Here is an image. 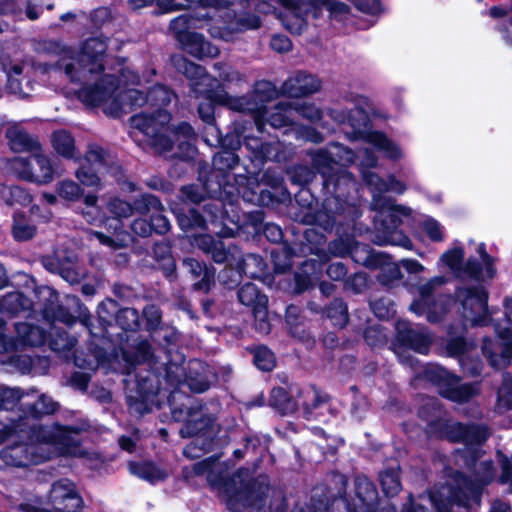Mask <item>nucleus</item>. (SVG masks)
I'll return each mask as SVG.
<instances>
[{
	"mask_svg": "<svg viewBox=\"0 0 512 512\" xmlns=\"http://www.w3.org/2000/svg\"><path fill=\"white\" fill-rule=\"evenodd\" d=\"M106 49L104 39L90 38L76 54L64 55L58 61V68L64 71L70 81L83 83L77 92L82 103L90 107H101L105 114L118 117L147 101L162 106L171 102L173 93L162 85L155 86L148 96L140 90L128 88L129 84H140V78L128 67L120 70L119 84H115L114 75L103 73L102 62Z\"/></svg>",
	"mask_w": 512,
	"mask_h": 512,
	"instance_id": "nucleus-1",
	"label": "nucleus"
},
{
	"mask_svg": "<svg viewBox=\"0 0 512 512\" xmlns=\"http://www.w3.org/2000/svg\"><path fill=\"white\" fill-rule=\"evenodd\" d=\"M314 167L322 174L326 187L333 185L335 191H340L342 185L355 187L352 175L343 169V166L357 163L361 169L363 181L372 193L371 207L377 211L375 228L377 235L374 242L378 245H396L411 250V240L398 230L402 219L410 217L412 210L409 207L396 204L394 199L384 193L392 192L403 194L407 187L394 175L382 179L376 173L367 171L377 165L376 155L368 148H360L357 153L339 143L329 145L326 150L313 153Z\"/></svg>",
	"mask_w": 512,
	"mask_h": 512,
	"instance_id": "nucleus-2",
	"label": "nucleus"
},
{
	"mask_svg": "<svg viewBox=\"0 0 512 512\" xmlns=\"http://www.w3.org/2000/svg\"><path fill=\"white\" fill-rule=\"evenodd\" d=\"M455 296L457 311L462 318L461 332L468 327H482L493 322L498 340L483 338L482 354L493 369L509 367L512 360V296L504 302V320L493 318L494 312L488 308V292L482 285L458 287Z\"/></svg>",
	"mask_w": 512,
	"mask_h": 512,
	"instance_id": "nucleus-3",
	"label": "nucleus"
},
{
	"mask_svg": "<svg viewBox=\"0 0 512 512\" xmlns=\"http://www.w3.org/2000/svg\"><path fill=\"white\" fill-rule=\"evenodd\" d=\"M20 435H26L27 442L9 445L0 451L1 460L8 466L27 467L58 455H81L72 433L55 424L31 425Z\"/></svg>",
	"mask_w": 512,
	"mask_h": 512,
	"instance_id": "nucleus-4",
	"label": "nucleus"
},
{
	"mask_svg": "<svg viewBox=\"0 0 512 512\" xmlns=\"http://www.w3.org/2000/svg\"><path fill=\"white\" fill-rule=\"evenodd\" d=\"M172 61L177 71L191 81L195 97L203 98L198 105V113L200 118L211 126V130L217 132L213 126L216 104L226 105L231 110L239 112H257L259 110L257 103H252L247 97L233 98L229 96L219 81L207 75L200 65L190 62L182 56H175Z\"/></svg>",
	"mask_w": 512,
	"mask_h": 512,
	"instance_id": "nucleus-5",
	"label": "nucleus"
},
{
	"mask_svg": "<svg viewBox=\"0 0 512 512\" xmlns=\"http://www.w3.org/2000/svg\"><path fill=\"white\" fill-rule=\"evenodd\" d=\"M201 7L193 14L180 15L170 22L169 28L180 43L195 28L208 26V32L213 38L230 41L234 34L260 26L259 18L254 15L238 17L229 7L219 11L213 9L214 13L211 15L203 11L205 7Z\"/></svg>",
	"mask_w": 512,
	"mask_h": 512,
	"instance_id": "nucleus-6",
	"label": "nucleus"
},
{
	"mask_svg": "<svg viewBox=\"0 0 512 512\" xmlns=\"http://www.w3.org/2000/svg\"><path fill=\"white\" fill-rule=\"evenodd\" d=\"M496 477V468L492 461L481 460L475 463L471 478L461 473H455L445 485L431 491L429 500L434 502L439 512L453 505L472 507L479 505L482 491Z\"/></svg>",
	"mask_w": 512,
	"mask_h": 512,
	"instance_id": "nucleus-7",
	"label": "nucleus"
},
{
	"mask_svg": "<svg viewBox=\"0 0 512 512\" xmlns=\"http://www.w3.org/2000/svg\"><path fill=\"white\" fill-rule=\"evenodd\" d=\"M170 114L162 109H158L154 114L140 113L130 119L132 135L135 132L143 134L150 146L156 152L163 153L170 151L174 141L179 145L189 143L194 137L193 128L188 123H181L175 128L168 126Z\"/></svg>",
	"mask_w": 512,
	"mask_h": 512,
	"instance_id": "nucleus-8",
	"label": "nucleus"
},
{
	"mask_svg": "<svg viewBox=\"0 0 512 512\" xmlns=\"http://www.w3.org/2000/svg\"><path fill=\"white\" fill-rule=\"evenodd\" d=\"M107 209L114 215L113 218H107L104 221L109 235L98 231H92L90 235L97 238L102 245L119 249L126 247L131 241V236L123 230L121 220L131 217L135 212L143 215L150 213L151 210L159 211L161 203L154 195L145 194L135 200L133 205L119 198H113L108 202Z\"/></svg>",
	"mask_w": 512,
	"mask_h": 512,
	"instance_id": "nucleus-9",
	"label": "nucleus"
},
{
	"mask_svg": "<svg viewBox=\"0 0 512 512\" xmlns=\"http://www.w3.org/2000/svg\"><path fill=\"white\" fill-rule=\"evenodd\" d=\"M356 104L359 107L351 111L340 107L330 109L329 115L336 123L348 124L354 130L352 139L362 138L366 143L383 152L385 157L390 160L397 161L403 158L404 154L400 146L384 133L378 131L363 133L361 131L367 120L365 108L369 107V100L366 97L359 96Z\"/></svg>",
	"mask_w": 512,
	"mask_h": 512,
	"instance_id": "nucleus-10",
	"label": "nucleus"
},
{
	"mask_svg": "<svg viewBox=\"0 0 512 512\" xmlns=\"http://www.w3.org/2000/svg\"><path fill=\"white\" fill-rule=\"evenodd\" d=\"M248 478V470L241 469L221 485L220 489L226 496L229 509L238 512L252 508L258 512H266L264 508L269 491L266 477H259L252 483L247 481Z\"/></svg>",
	"mask_w": 512,
	"mask_h": 512,
	"instance_id": "nucleus-11",
	"label": "nucleus"
},
{
	"mask_svg": "<svg viewBox=\"0 0 512 512\" xmlns=\"http://www.w3.org/2000/svg\"><path fill=\"white\" fill-rule=\"evenodd\" d=\"M277 96L275 86L268 81L257 82L253 93L247 97L252 103H257L259 110L250 112L253 115L257 129L262 132L264 125L268 123L273 128H284L295 124L294 104L290 102H280L274 107L267 109L266 103Z\"/></svg>",
	"mask_w": 512,
	"mask_h": 512,
	"instance_id": "nucleus-12",
	"label": "nucleus"
},
{
	"mask_svg": "<svg viewBox=\"0 0 512 512\" xmlns=\"http://www.w3.org/2000/svg\"><path fill=\"white\" fill-rule=\"evenodd\" d=\"M195 245L205 253L210 254L215 262L228 263L229 267H226L221 273V277L227 285L229 284L225 280L226 275L231 273L233 276L232 282L236 284L240 280L242 272L246 273L245 266L249 263H261L259 257L251 254L243 258L236 247H227L223 241L216 240L210 235H201L195 238Z\"/></svg>",
	"mask_w": 512,
	"mask_h": 512,
	"instance_id": "nucleus-13",
	"label": "nucleus"
},
{
	"mask_svg": "<svg viewBox=\"0 0 512 512\" xmlns=\"http://www.w3.org/2000/svg\"><path fill=\"white\" fill-rule=\"evenodd\" d=\"M478 259L469 258L463 265L464 251L461 248H453L442 254L440 261L445 264L456 276L468 277L476 280L491 279L496 270L494 259L486 253L485 245H477Z\"/></svg>",
	"mask_w": 512,
	"mask_h": 512,
	"instance_id": "nucleus-14",
	"label": "nucleus"
},
{
	"mask_svg": "<svg viewBox=\"0 0 512 512\" xmlns=\"http://www.w3.org/2000/svg\"><path fill=\"white\" fill-rule=\"evenodd\" d=\"M4 169L20 180L36 184H48L54 178L50 159L39 151L28 157L16 156L5 160Z\"/></svg>",
	"mask_w": 512,
	"mask_h": 512,
	"instance_id": "nucleus-15",
	"label": "nucleus"
},
{
	"mask_svg": "<svg viewBox=\"0 0 512 512\" xmlns=\"http://www.w3.org/2000/svg\"><path fill=\"white\" fill-rule=\"evenodd\" d=\"M427 375L438 385L439 393L453 402L466 403L480 393V382L460 384V378L443 367H430Z\"/></svg>",
	"mask_w": 512,
	"mask_h": 512,
	"instance_id": "nucleus-16",
	"label": "nucleus"
},
{
	"mask_svg": "<svg viewBox=\"0 0 512 512\" xmlns=\"http://www.w3.org/2000/svg\"><path fill=\"white\" fill-rule=\"evenodd\" d=\"M443 276H437L430 279L427 283L419 287L420 298L415 300L410 309L417 315H426L429 322H438L443 315L448 311L447 305L451 302L450 297L442 296L433 303L430 302V297L433 289L445 283Z\"/></svg>",
	"mask_w": 512,
	"mask_h": 512,
	"instance_id": "nucleus-17",
	"label": "nucleus"
},
{
	"mask_svg": "<svg viewBox=\"0 0 512 512\" xmlns=\"http://www.w3.org/2000/svg\"><path fill=\"white\" fill-rule=\"evenodd\" d=\"M238 299L243 305L252 308L255 328L263 334H268L271 330V325L267 311V296L260 293L255 284L246 283L239 289Z\"/></svg>",
	"mask_w": 512,
	"mask_h": 512,
	"instance_id": "nucleus-18",
	"label": "nucleus"
},
{
	"mask_svg": "<svg viewBox=\"0 0 512 512\" xmlns=\"http://www.w3.org/2000/svg\"><path fill=\"white\" fill-rule=\"evenodd\" d=\"M44 267L52 273L59 274L67 282L78 283L85 276V271L78 264V257L73 252L57 251L54 256L44 257Z\"/></svg>",
	"mask_w": 512,
	"mask_h": 512,
	"instance_id": "nucleus-19",
	"label": "nucleus"
},
{
	"mask_svg": "<svg viewBox=\"0 0 512 512\" xmlns=\"http://www.w3.org/2000/svg\"><path fill=\"white\" fill-rule=\"evenodd\" d=\"M355 499L347 505L348 512H375L378 493L373 483L366 476L355 479Z\"/></svg>",
	"mask_w": 512,
	"mask_h": 512,
	"instance_id": "nucleus-20",
	"label": "nucleus"
},
{
	"mask_svg": "<svg viewBox=\"0 0 512 512\" xmlns=\"http://www.w3.org/2000/svg\"><path fill=\"white\" fill-rule=\"evenodd\" d=\"M397 338L404 347L421 354L428 353L432 342L427 329L412 328L406 322H399L397 324Z\"/></svg>",
	"mask_w": 512,
	"mask_h": 512,
	"instance_id": "nucleus-21",
	"label": "nucleus"
},
{
	"mask_svg": "<svg viewBox=\"0 0 512 512\" xmlns=\"http://www.w3.org/2000/svg\"><path fill=\"white\" fill-rule=\"evenodd\" d=\"M303 415L306 419L326 421V412H331L329 398L314 389H305L299 391Z\"/></svg>",
	"mask_w": 512,
	"mask_h": 512,
	"instance_id": "nucleus-22",
	"label": "nucleus"
},
{
	"mask_svg": "<svg viewBox=\"0 0 512 512\" xmlns=\"http://www.w3.org/2000/svg\"><path fill=\"white\" fill-rule=\"evenodd\" d=\"M320 80L309 73L298 71L290 76L281 87V92L288 97H301L319 91Z\"/></svg>",
	"mask_w": 512,
	"mask_h": 512,
	"instance_id": "nucleus-23",
	"label": "nucleus"
},
{
	"mask_svg": "<svg viewBox=\"0 0 512 512\" xmlns=\"http://www.w3.org/2000/svg\"><path fill=\"white\" fill-rule=\"evenodd\" d=\"M446 348L448 356L459 359L462 369L471 376H478L483 370V363L480 359H471L469 356L472 346L462 338L451 339Z\"/></svg>",
	"mask_w": 512,
	"mask_h": 512,
	"instance_id": "nucleus-24",
	"label": "nucleus"
},
{
	"mask_svg": "<svg viewBox=\"0 0 512 512\" xmlns=\"http://www.w3.org/2000/svg\"><path fill=\"white\" fill-rule=\"evenodd\" d=\"M446 436L454 442L466 444H480L488 437V430L484 426H466L458 422H451L446 425Z\"/></svg>",
	"mask_w": 512,
	"mask_h": 512,
	"instance_id": "nucleus-25",
	"label": "nucleus"
},
{
	"mask_svg": "<svg viewBox=\"0 0 512 512\" xmlns=\"http://www.w3.org/2000/svg\"><path fill=\"white\" fill-rule=\"evenodd\" d=\"M21 394L23 397L18 402V406L19 408L28 407V411L24 412L25 416H19L23 419V423H26L27 429L29 426L33 425L32 423H29L30 418H38L44 415H49L54 413L57 409V403L47 395L43 394L39 396L36 401L30 402L27 400L29 394H24L23 392H21Z\"/></svg>",
	"mask_w": 512,
	"mask_h": 512,
	"instance_id": "nucleus-26",
	"label": "nucleus"
},
{
	"mask_svg": "<svg viewBox=\"0 0 512 512\" xmlns=\"http://www.w3.org/2000/svg\"><path fill=\"white\" fill-rule=\"evenodd\" d=\"M181 45L185 51L196 58H214L220 53L217 46L208 42L202 34L194 31L182 38Z\"/></svg>",
	"mask_w": 512,
	"mask_h": 512,
	"instance_id": "nucleus-27",
	"label": "nucleus"
},
{
	"mask_svg": "<svg viewBox=\"0 0 512 512\" xmlns=\"http://www.w3.org/2000/svg\"><path fill=\"white\" fill-rule=\"evenodd\" d=\"M245 145L251 149L256 156L277 162L285 161L291 155V151L281 152L282 144L280 142L262 143L257 138H247Z\"/></svg>",
	"mask_w": 512,
	"mask_h": 512,
	"instance_id": "nucleus-28",
	"label": "nucleus"
},
{
	"mask_svg": "<svg viewBox=\"0 0 512 512\" xmlns=\"http://www.w3.org/2000/svg\"><path fill=\"white\" fill-rule=\"evenodd\" d=\"M235 0H156L158 7L163 12H173L189 8L194 3L203 7H211L219 11L230 7Z\"/></svg>",
	"mask_w": 512,
	"mask_h": 512,
	"instance_id": "nucleus-29",
	"label": "nucleus"
},
{
	"mask_svg": "<svg viewBox=\"0 0 512 512\" xmlns=\"http://www.w3.org/2000/svg\"><path fill=\"white\" fill-rule=\"evenodd\" d=\"M16 351L27 347L39 346L44 343L45 333L38 326L28 323H19L16 325Z\"/></svg>",
	"mask_w": 512,
	"mask_h": 512,
	"instance_id": "nucleus-30",
	"label": "nucleus"
},
{
	"mask_svg": "<svg viewBox=\"0 0 512 512\" xmlns=\"http://www.w3.org/2000/svg\"><path fill=\"white\" fill-rule=\"evenodd\" d=\"M340 242H333L330 245V251L338 256H344L346 254H350L351 257L358 263L363 265H371L373 263V258L380 257V255L374 254L366 245L355 244L344 245L340 247Z\"/></svg>",
	"mask_w": 512,
	"mask_h": 512,
	"instance_id": "nucleus-31",
	"label": "nucleus"
},
{
	"mask_svg": "<svg viewBox=\"0 0 512 512\" xmlns=\"http://www.w3.org/2000/svg\"><path fill=\"white\" fill-rule=\"evenodd\" d=\"M183 266L195 278H201L194 284V288L199 291L207 292L214 281V270L209 269L205 264L193 259L187 258L183 261Z\"/></svg>",
	"mask_w": 512,
	"mask_h": 512,
	"instance_id": "nucleus-32",
	"label": "nucleus"
},
{
	"mask_svg": "<svg viewBox=\"0 0 512 512\" xmlns=\"http://www.w3.org/2000/svg\"><path fill=\"white\" fill-rule=\"evenodd\" d=\"M3 68L8 77V88L11 93L20 97H28L29 92L22 87L21 81L18 77L27 73L29 65L26 63H4Z\"/></svg>",
	"mask_w": 512,
	"mask_h": 512,
	"instance_id": "nucleus-33",
	"label": "nucleus"
},
{
	"mask_svg": "<svg viewBox=\"0 0 512 512\" xmlns=\"http://www.w3.org/2000/svg\"><path fill=\"white\" fill-rule=\"evenodd\" d=\"M31 306L32 302L18 291L0 297V313L3 314L15 315Z\"/></svg>",
	"mask_w": 512,
	"mask_h": 512,
	"instance_id": "nucleus-34",
	"label": "nucleus"
},
{
	"mask_svg": "<svg viewBox=\"0 0 512 512\" xmlns=\"http://www.w3.org/2000/svg\"><path fill=\"white\" fill-rule=\"evenodd\" d=\"M6 137L13 151H39L38 143L33 141L29 135L17 126H11L6 131Z\"/></svg>",
	"mask_w": 512,
	"mask_h": 512,
	"instance_id": "nucleus-35",
	"label": "nucleus"
},
{
	"mask_svg": "<svg viewBox=\"0 0 512 512\" xmlns=\"http://www.w3.org/2000/svg\"><path fill=\"white\" fill-rule=\"evenodd\" d=\"M270 404L281 414H291L301 405L299 393L297 399H293L283 388H274L271 392Z\"/></svg>",
	"mask_w": 512,
	"mask_h": 512,
	"instance_id": "nucleus-36",
	"label": "nucleus"
},
{
	"mask_svg": "<svg viewBox=\"0 0 512 512\" xmlns=\"http://www.w3.org/2000/svg\"><path fill=\"white\" fill-rule=\"evenodd\" d=\"M12 236L18 242L31 240L37 232L36 226L23 213L13 215Z\"/></svg>",
	"mask_w": 512,
	"mask_h": 512,
	"instance_id": "nucleus-37",
	"label": "nucleus"
},
{
	"mask_svg": "<svg viewBox=\"0 0 512 512\" xmlns=\"http://www.w3.org/2000/svg\"><path fill=\"white\" fill-rule=\"evenodd\" d=\"M0 200L8 206L16 204L27 206L32 202V196L28 191L20 186H6L4 184H0Z\"/></svg>",
	"mask_w": 512,
	"mask_h": 512,
	"instance_id": "nucleus-38",
	"label": "nucleus"
},
{
	"mask_svg": "<svg viewBox=\"0 0 512 512\" xmlns=\"http://www.w3.org/2000/svg\"><path fill=\"white\" fill-rule=\"evenodd\" d=\"M51 143L54 150L61 156L72 159L76 155L75 141L72 135L66 130H57L51 136Z\"/></svg>",
	"mask_w": 512,
	"mask_h": 512,
	"instance_id": "nucleus-39",
	"label": "nucleus"
},
{
	"mask_svg": "<svg viewBox=\"0 0 512 512\" xmlns=\"http://www.w3.org/2000/svg\"><path fill=\"white\" fill-rule=\"evenodd\" d=\"M22 397L20 389L0 387V421H3L6 416L16 414L14 409L18 407Z\"/></svg>",
	"mask_w": 512,
	"mask_h": 512,
	"instance_id": "nucleus-40",
	"label": "nucleus"
},
{
	"mask_svg": "<svg viewBox=\"0 0 512 512\" xmlns=\"http://www.w3.org/2000/svg\"><path fill=\"white\" fill-rule=\"evenodd\" d=\"M495 407L498 412L512 410V374L510 372L502 373L501 384L497 389Z\"/></svg>",
	"mask_w": 512,
	"mask_h": 512,
	"instance_id": "nucleus-41",
	"label": "nucleus"
},
{
	"mask_svg": "<svg viewBox=\"0 0 512 512\" xmlns=\"http://www.w3.org/2000/svg\"><path fill=\"white\" fill-rule=\"evenodd\" d=\"M489 15L494 19H500L497 29L503 34V39L512 45V37L510 36L507 25L512 27V0L509 9L501 6H494L489 10Z\"/></svg>",
	"mask_w": 512,
	"mask_h": 512,
	"instance_id": "nucleus-42",
	"label": "nucleus"
},
{
	"mask_svg": "<svg viewBox=\"0 0 512 512\" xmlns=\"http://www.w3.org/2000/svg\"><path fill=\"white\" fill-rule=\"evenodd\" d=\"M98 197L94 194H88L84 197V207L81 210L83 218L92 225H99L102 223V210L97 205Z\"/></svg>",
	"mask_w": 512,
	"mask_h": 512,
	"instance_id": "nucleus-43",
	"label": "nucleus"
},
{
	"mask_svg": "<svg viewBox=\"0 0 512 512\" xmlns=\"http://www.w3.org/2000/svg\"><path fill=\"white\" fill-rule=\"evenodd\" d=\"M56 191L60 198L69 202H76L83 195V189L76 182L70 179L58 182Z\"/></svg>",
	"mask_w": 512,
	"mask_h": 512,
	"instance_id": "nucleus-44",
	"label": "nucleus"
},
{
	"mask_svg": "<svg viewBox=\"0 0 512 512\" xmlns=\"http://www.w3.org/2000/svg\"><path fill=\"white\" fill-rule=\"evenodd\" d=\"M175 215L177 217L178 224L183 231H188L189 229L194 227L202 228L205 226L207 221L202 215H200L194 209H189L188 214L175 211Z\"/></svg>",
	"mask_w": 512,
	"mask_h": 512,
	"instance_id": "nucleus-45",
	"label": "nucleus"
},
{
	"mask_svg": "<svg viewBox=\"0 0 512 512\" xmlns=\"http://www.w3.org/2000/svg\"><path fill=\"white\" fill-rule=\"evenodd\" d=\"M380 482L384 493L388 496L396 495L401 489L399 473L396 469H390L380 474Z\"/></svg>",
	"mask_w": 512,
	"mask_h": 512,
	"instance_id": "nucleus-46",
	"label": "nucleus"
},
{
	"mask_svg": "<svg viewBox=\"0 0 512 512\" xmlns=\"http://www.w3.org/2000/svg\"><path fill=\"white\" fill-rule=\"evenodd\" d=\"M129 467L133 473L138 474L140 477H142L152 483L156 482L158 480H162L167 476V474L164 470L156 467L153 464H144V465L130 464Z\"/></svg>",
	"mask_w": 512,
	"mask_h": 512,
	"instance_id": "nucleus-47",
	"label": "nucleus"
},
{
	"mask_svg": "<svg viewBox=\"0 0 512 512\" xmlns=\"http://www.w3.org/2000/svg\"><path fill=\"white\" fill-rule=\"evenodd\" d=\"M295 119L303 117L311 122H316L321 119L322 111L314 104L308 101L295 102Z\"/></svg>",
	"mask_w": 512,
	"mask_h": 512,
	"instance_id": "nucleus-48",
	"label": "nucleus"
},
{
	"mask_svg": "<svg viewBox=\"0 0 512 512\" xmlns=\"http://www.w3.org/2000/svg\"><path fill=\"white\" fill-rule=\"evenodd\" d=\"M100 173H102V171H97L96 168L82 164L81 167L76 170L75 176L84 186L98 187L100 185Z\"/></svg>",
	"mask_w": 512,
	"mask_h": 512,
	"instance_id": "nucleus-49",
	"label": "nucleus"
},
{
	"mask_svg": "<svg viewBox=\"0 0 512 512\" xmlns=\"http://www.w3.org/2000/svg\"><path fill=\"white\" fill-rule=\"evenodd\" d=\"M4 421H8L9 423L5 424L4 429L0 430V444L6 440L8 435L25 432L26 423H23V419L20 416H16V414L9 415L6 416L2 422Z\"/></svg>",
	"mask_w": 512,
	"mask_h": 512,
	"instance_id": "nucleus-50",
	"label": "nucleus"
},
{
	"mask_svg": "<svg viewBox=\"0 0 512 512\" xmlns=\"http://www.w3.org/2000/svg\"><path fill=\"white\" fill-rule=\"evenodd\" d=\"M420 227L433 242H442L445 238L443 226L433 218L423 220Z\"/></svg>",
	"mask_w": 512,
	"mask_h": 512,
	"instance_id": "nucleus-51",
	"label": "nucleus"
},
{
	"mask_svg": "<svg viewBox=\"0 0 512 512\" xmlns=\"http://www.w3.org/2000/svg\"><path fill=\"white\" fill-rule=\"evenodd\" d=\"M83 164L96 168L97 171L103 172L107 166L105 151L100 147H93L89 149L85 155Z\"/></svg>",
	"mask_w": 512,
	"mask_h": 512,
	"instance_id": "nucleus-52",
	"label": "nucleus"
},
{
	"mask_svg": "<svg viewBox=\"0 0 512 512\" xmlns=\"http://www.w3.org/2000/svg\"><path fill=\"white\" fill-rule=\"evenodd\" d=\"M254 363L263 371H271L275 366L274 354L266 347H258L254 352Z\"/></svg>",
	"mask_w": 512,
	"mask_h": 512,
	"instance_id": "nucleus-53",
	"label": "nucleus"
},
{
	"mask_svg": "<svg viewBox=\"0 0 512 512\" xmlns=\"http://www.w3.org/2000/svg\"><path fill=\"white\" fill-rule=\"evenodd\" d=\"M328 317L335 326L343 327L347 323V307L341 300H335L327 310Z\"/></svg>",
	"mask_w": 512,
	"mask_h": 512,
	"instance_id": "nucleus-54",
	"label": "nucleus"
},
{
	"mask_svg": "<svg viewBox=\"0 0 512 512\" xmlns=\"http://www.w3.org/2000/svg\"><path fill=\"white\" fill-rule=\"evenodd\" d=\"M116 320L124 330H134L138 326L139 316L135 309L125 308L119 311Z\"/></svg>",
	"mask_w": 512,
	"mask_h": 512,
	"instance_id": "nucleus-55",
	"label": "nucleus"
},
{
	"mask_svg": "<svg viewBox=\"0 0 512 512\" xmlns=\"http://www.w3.org/2000/svg\"><path fill=\"white\" fill-rule=\"evenodd\" d=\"M238 156L229 150L217 153L213 157V165L218 170L232 169L238 163Z\"/></svg>",
	"mask_w": 512,
	"mask_h": 512,
	"instance_id": "nucleus-56",
	"label": "nucleus"
},
{
	"mask_svg": "<svg viewBox=\"0 0 512 512\" xmlns=\"http://www.w3.org/2000/svg\"><path fill=\"white\" fill-rule=\"evenodd\" d=\"M128 405L131 411L143 415L151 410L148 396H140V398L129 395L127 397Z\"/></svg>",
	"mask_w": 512,
	"mask_h": 512,
	"instance_id": "nucleus-57",
	"label": "nucleus"
},
{
	"mask_svg": "<svg viewBox=\"0 0 512 512\" xmlns=\"http://www.w3.org/2000/svg\"><path fill=\"white\" fill-rule=\"evenodd\" d=\"M162 209L163 207L161 206V209L159 211H150L156 213L155 215L152 216L150 225L152 226V231L158 234H164L170 229V222L164 215L160 213Z\"/></svg>",
	"mask_w": 512,
	"mask_h": 512,
	"instance_id": "nucleus-58",
	"label": "nucleus"
},
{
	"mask_svg": "<svg viewBox=\"0 0 512 512\" xmlns=\"http://www.w3.org/2000/svg\"><path fill=\"white\" fill-rule=\"evenodd\" d=\"M431 496V492L427 495V496H420L419 497V502H414V501H410L409 504H406L402 510V512H427L425 507H424V503H430L437 512L438 509L436 507V505L434 504V502H432L431 500H429V497ZM446 512H451L450 511V508L448 507L446 510Z\"/></svg>",
	"mask_w": 512,
	"mask_h": 512,
	"instance_id": "nucleus-59",
	"label": "nucleus"
},
{
	"mask_svg": "<svg viewBox=\"0 0 512 512\" xmlns=\"http://www.w3.org/2000/svg\"><path fill=\"white\" fill-rule=\"evenodd\" d=\"M189 388L196 393H201L209 388L210 382L206 375L193 377L191 374L187 377Z\"/></svg>",
	"mask_w": 512,
	"mask_h": 512,
	"instance_id": "nucleus-60",
	"label": "nucleus"
},
{
	"mask_svg": "<svg viewBox=\"0 0 512 512\" xmlns=\"http://www.w3.org/2000/svg\"><path fill=\"white\" fill-rule=\"evenodd\" d=\"M131 230L141 237H147L152 233V226L145 219L139 218L132 222Z\"/></svg>",
	"mask_w": 512,
	"mask_h": 512,
	"instance_id": "nucleus-61",
	"label": "nucleus"
},
{
	"mask_svg": "<svg viewBox=\"0 0 512 512\" xmlns=\"http://www.w3.org/2000/svg\"><path fill=\"white\" fill-rule=\"evenodd\" d=\"M271 47L273 50L280 53L288 52L292 47V43L290 39L284 35H275L271 39Z\"/></svg>",
	"mask_w": 512,
	"mask_h": 512,
	"instance_id": "nucleus-62",
	"label": "nucleus"
},
{
	"mask_svg": "<svg viewBox=\"0 0 512 512\" xmlns=\"http://www.w3.org/2000/svg\"><path fill=\"white\" fill-rule=\"evenodd\" d=\"M347 271L342 263H332L327 268V275L333 280H341L345 277Z\"/></svg>",
	"mask_w": 512,
	"mask_h": 512,
	"instance_id": "nucleus-63",
	"label": "nucleus"
},
{
	"mask_svg": "<svg viewBox=\"0 0 512 512\" xmlns=\"http://www.w3.org/2000/svg\"><path fill=\"white\" fill-rule=\"evenodd\" d=\"M264 234L272 242H278L282 239L281 229L274 224H267L264 228Z\"/></svg>",
	"mask_w": 512,
	"mask_h": 512,
	"instance_id": "nucleus-64",
	"label": "nucleus"
}]
</instances>
